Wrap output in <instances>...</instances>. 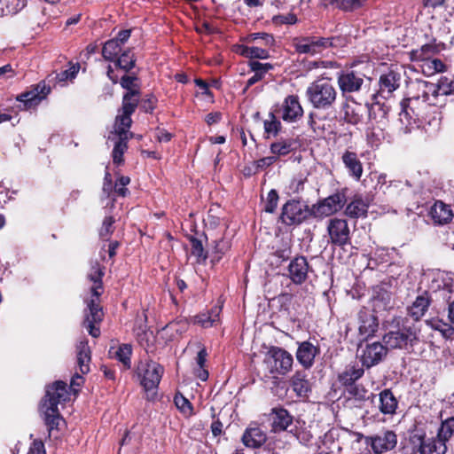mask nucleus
Here are the masks:
<instances>
[{"instance_id":"obj_54","label":"nucleus","mask_w":454,"mask_h":454,"mask_svg":"<svg viewBox=\"0 0 454 454\" xmlns=\"http://www.w3.org/2000/svg\"><path fill=\"white\" fill-rule=\"evenodd\" d=\"M281 127V123L276 119L273 114H270L269 119L264 121V129L268 134H273L276 136Z\"/></svg>"},{"instance_id":"obj_38","label":"nucleus","mask_w":454,"mask_h":454,"mask_svg":"<svg viewBox=\"0 0 454 454\" xmlns=\"http://www.w3.org/2000/svg\"><path fill=\"white\" fill-rule=\"evenodd\" d=\"M294 141L292 138L280 139L270 145V152L277 156H285L294 150Z\"/></svg>"},{"instance_id":"obj_6","label":"nucleus","mask_w":454,"mask_h":454,"mask_svg":"<svg viewBox=\"0 0 454 454\" xmlns=\"http://www.w3.org/2000/svg\"><path fill=\"white\" fill-rule=\"evenodd\" d=\"M311 216L312 207L291 200L283 205L279 218L286 225H298Z\"/></svg>"},{"instance_id":"obj_33","label":"nucleus","mask_w":454,"mask_h":454,"mask_svg":"<svg viewBox=\"0 0 454 454\" xmlns=\"http://www.w3.org/2000/svg\"><path fill=\"white\" fill-rule=\"evenodd\" d=\"M44 414V422L48 427L49 434L51 435L53 430H58L59 426L62 422V417L59 414V408L42 407Z\"/></svg>"},{"instance_id":"obj_18","label":"nucleus","mask_w":454,"mask_h":454,"mask_svg":"<svg viewBox=\"0 0 454 454\" xmlns=\"http://www.w3.org/2000/svg\"><path fill=\"white\" fill-rule=\"evenodd\" d=\"M359 319V334L364 338L367 339L372 336L377 331L379 324L375 315L369 310H361L358 316Z\"/></svg>"},{"instance_id":"obj_14","label":"nucleus","mask_w":454,"mask_h":454,"mask_svg":"<svg viewBox=\"0 0 454 454\" xmlns=\"http://www.w3.org/2000/svg\"><path fill=\"white\" fill-rule=\"evenodd\" d=\"M68 397L67 384L61 380L56 381L47 387L42 407L58 408V404L66 402Z\"/></svg>"},{"instance_id":"obj_41","label":"nucleus","mask_w":454,"mask_h":454,"mask_svg":"<svg viewBox=\"0 0 454 454\" xmlns=\"http://www.w3.org/2000/svg\"><path fill=\"white\" fill-rule=\"evenodd\" d=\"M436 434L447 442L454 434V418L450 417L442 420Z\"/></svg>"},{"instance_id":"obj_35","label":"nucleus","mask_w":454,"mask_h":454,"mask_svg":"<svg viewBox=\"0 0 454 454\" xmlns=\"http://www.w3.org/2000/svg\"><path fill=\"white\" fill-rule=\"evenodd\" d=\"M104 273L103 270L98 262H95L91 264L90 272L88 274V278L90 281L94 283L91 287V293L93 296H100L101 293L98 292V289L102 288V277Z\"/></svg>"},{"instance_id":"obj_20","label":"nucleus","mask_w":454,"mask_h":454,"mask_svg":"<svg viewBox=\"0 0 454 454\" xmlns=\"http://www.w3.org/2000/svg\"><path fill=\"white\" fill-rule=\"evenodd\" d=\"M431 295L424 291L417 296L415 301L408 309V314L415 320L419 321L427 311L431 304Z\"/></svg>"},{"instance_id":"obj_9","label":"nucleus","mask_w":454,"mask_h":454,"mask_svg":"<svg viewBox=\"0 0 454 454\" xmlns=\"http://www.w3.org/2000/svg\"><path fill=\"white\" fill-rule=\"evenodd\" d=\"M344 192H336L318 201L312 206V215L315 218H324L340 210L346 203Z\"/></svg>"},{"instance_id":"obj_53","label":"nucleus","mask_w":454,"mask_h":454,"mask_svg":"<svg viewBox=\"0 0 454 454\" xmlns=\"http://www.w3.org/2000/svg\"><path fill=\"white\" fill-rule=\"evenodd\" d=\"M114 219L113 216H106L103 221L102 227L99 231V236L105 240H108L111 234L114 232Z\"/></svg>"},{"instance_id":"obj_1","label":"nucleus","mask_w":454,"mask_h":454,"mask_svg":"<svg viewBox=\"0 0 454 454\" xmlns=\"http://www.w3.org/2000/svg\"><path fill=\"white\" fill-rule=\"evenodd\" d=\"M132 120L129 116L117 115L115 118L114 131L111 132L109 139L115 140L113 150V161L120 165L123 162L122 155L127 150L128 141L133 137V133L129 131Z\"/></svg>"},{"instance_id":"obj_37","label":"nucleus","mask_w":454,"mask_h":454,"mask_svg":"<svg viewBox=\"0 0 454 454\" xmlns=\"http://www.w3.org/2000/svg\"><path fill=\"white\" fill-rule=\"evenodd\" d=\"M345 392L348 394V398H353L359 402L365 401L371 396L372 398L376 397L374 394L369 395L368 390L364 386L356 383L345 387Z\"/></svg>"},{"instance_id":"obj_64","label":"nucleus","mask_w":454,"mask_h":454,"mask_svg":"<svg viewBox=\"0 0 454 454\" xmlns=\"http://www.w3.org/2000/svg\"><path fill=\"white\" fill-rule=\"evenodd\" d=\"M96 323H92L91 321H84V325L88 329L89 333L94 337L97 338L100 334L99 328L95 326Z\"/></svg>"},{"instance_id":"obj_15","label":"nucleus","mask_w":454,"mask_h":454,"mask_svg":"<svg viewBox=\"0 0 454 454\" xmlns=\"http://www.w3.org/2000/svg\"><path fill=\"white\" fill-rule=\"evenodd\" d=\"M363 83V75L354 71L342 73L338 77V84L343 94L358 91Z\"/></svg>"},{"instance_id":"obj_42","label":"nucleus","mask_w":454,"mask_h":454,"mask_svg":"<svg viewBox=\"0 0 454 454\" xmlns=\"http://www.w3.org/2000/svg\"><path fill=\"white\" fill-rule=\"evenodd\" d=\"M136 59L130 50L125 51L118 59H115V64L121 69L129 72L135 67Z\"/></svg>"},{"instance_id":"obj_25","label":"nucleus","mask_w":454,"mask_h":454,"mask_svg":"<svg viewBox=\"0 0 454 454\" xmlns=\"http://www.w3.org/2000/svg\"><path fill=\"white\" fill-rule=\"evenodd\" d=\"M317 353V348L309 341H303L300 344L296 358L305 368L312 365L315 356Z\"/></svg>"},{"instance_id":"obj_57","label":"nucleus","mask_w":454,"mask_h":454,"mask_svg":"<svg viewBox=\"0 0 454 454\" xmlns=\"http://www.w3.org/2000/svg\"><path fill=\"white\" fill-rule=\"evenodd\" d=\"M250 68L254 74H259L263 77V74H266L270 69L272 68V65L270 63H261L257 60L250 61L249 63Z\"/></svg>"},{"instance_id":"obj_55","label":"nucleus","mask_w":454,"mask_h":454,"mask_svg":"<svg viewBox=\"0 0 454 454\" xmlns=\"http://www.w3.org/2000/svg\"><path fill=\"white\" fill-rule=\"evenodd\" d=\"M278 202V194L276 190H270L267 195L264 210L267 213L275 212Z\"/></svg>"},{"instance_id":"obj_61","label":"nucleus","mask_w":454,"mask_h":454,"mask_svg":"<svg viewBox=\"0 0 454 454\" xmlns=\"http://www.w3.org/2000/svg\"><path fill=\"white\" fill-rule=\"evenodd\" d=\"M416 90L418 91V94L416 96H413L412 98L403 100L402 102L403 112L405 113L406 114H409L408 110H407L409 103L418 101L419 98H422V100L425 102L426 90H424V89H416Z\"/></svg>"},{"instance_id":"obj_56","label":"nucleus","mask_w":454,"mask_h":454,"mask_svg":"<svg viewBox=\"0 0 454 454\" xmlns=\"http://www.w3.org/2000/svg\"><path fill=\"white\" fill-rule=\"evenodd\" d=\"M130 183V178L129 176H122L119 177L114 185V192L119 196L125 197L129 192L128 189L125 188Z\"/></svg>"},{"instance_id":"obj_4","label":"nucleus","mask_w":454,"mask_h":454,"mask_svg":"<svg viewBox=\"0 0 454 454\" xmlns=\"http://www.w3.org/2000/svg\"><path fill=\"white\" fill-rule=\"evenodd\" d=\"M140 384L146 392L155 390L164 372L163 367L151 359L141 361L137 368Z\"/></svg>"},{"instance_id":"obj_60","label":"nucleus","mask_w":454,"mask_h":454,"mask_svg":"<svg viewBox=\"0 0 454 454\" xmlns=\"http://www.w3.org/2000/svg\"><path fill=\"white\" fill-rule=\"evenodd\" d=\"M277 159L278 158L276 156H267V157H263L258 160H255L254 162L256 168L259 172V171L265 169L266 168L271 166L273 163L276 162Z\"/></svg>"},{"instance_id":"obj_11","label":"nucleus","mask_w":454,"mask_h":454,"mask_svg":"<svg viewBox=\"0 0 454 454\" xmlns=\"http://www.w3.org/2000/svg\"><path fill=\"white\" fill-rule=\"evenodd\" d=\"M327 232L333 245L342 247L350 244V230L347 220L337 217L331 219Z\"/></svg>"},{"instance_id":"obj_29","label":"nucleus","mask_w":454,"mask_h":454,"mask_svg":"<svg viewBox=\"0 0 454 454\" xmlns=\"http://www.w3.org/2000/svg\"><path fill=\"white\" fill-rule=\"evenodd\" d=\"M291 387L298 396H306L310 391V386L304 371H297L290 380Z\"/></svg>"},{"instance_id":"obj_31","label":"nucleus","mask_w":454,"mask_h":454,"mask_svg":"<svg viewBox=\"0 0 454 454\" xmlns=\"http://www.w3.org/2000/svg\"><path fill=\"white\" fill-rule=\"evenodd\" d=\"M222 307L215 306L207 313H202L194 317V323L201 325L204 328L211 327L219 322V315Z\"/></svg>"},{"instance_id":"obj_27","label":"nucleus","mask_w":454,"mask_h":454,"mask_svg":"<svg viewBox=\"0 0 454 454\" xmlns=\"http://www.w3.org/2000/svg\"><path fill=\"white\" fill-rule=\"evenodd\" d=\"M274 414L272 420V428L274 432L285 431L292 425L293 417L283 408H275L272 410Z\"/></svg>"},{"instance_id":"obj_21","label":"nucleus","mask_w":454,"mask_h":454,"mask_svg":"<svg viewBox=\"0 0 454 454\" xmlns=\"http://www.w3.org/2000/svg\"><path fill=\"white\" fill-rule=\"evenodd\" d=\"M401 75L399 73L390 70L380 77V93L385 98L389 97L393 91L400 86Z\"/></svg>"},{"instance_id":"obj_43","label":"nucleus","mask_w":454,"mask_h":454,"mask_svg":"<svg viewBox=\"0 0 454 454\" xmlns=\"http://www.w3.org/2000/svg\"><path fill=\"white\" fill-rule=\"evenodd\" d=\"M241 55L251 59H267L269 52L260 46H243L240 51Z\"/></svg>"},{"instance_id":"obj_17","label":"nucleus","mask_w":454,"mask_h":454,"mask_svg":"<svg viewBox=\"0 0 454 454\" xmlns=\"http://www.w3.org/2000/svg\"><path fill=\"white\" fill-rule=\"evenodd\" d=\"M309 263L303 256L291 261L288 266V275L291 280L297 285L302 284L308 276Z\"/></svg>"},{"instance_id":"obj_47","label":"nucleus","mask_w":454,"mask_h":454,"mask_svg":"<svg viewBox=\"0 0 454 454\" xmlns=\"http://www.w3.org/2000/svg\"><path fill=\"white\" fill-rule=\"evenodd\" d=\"M176 408L186 417L193 415V408L188 399L182 395H176L174 398Z\"/></svg>"},{"instance_id":"obj_52","label":"nucleus","mask_w":454,"mask_h":454,"mask_svg":"<svg viewBox=\"0 0 454 454\" xmlns=\"http://www.w3.org/2000/svg\"><path fill=\"white\" fill-rule=\"evenodd\" d=\"M429 325L433 329L441 332L444 337L449 338L454 334V328L442 320L431 321Z\"/></svg>"},{"instance_id":"obj_39","label":"nucleus","mask_w":454,"mask_h":454,"mask_svg":"<svg viewBox=\"0 0 454 454\" xmlns=\"http://www.w3.org/2000/svg\"><path fill=\"white\" fill-rule=\"evenodd\" d=\"M121 50V45L118 40L110 39L105 43L102 49V55L105 59L114 61L116 59Z\"/></svg>"},{"instance_id":"obj_36","label":"nucleus","mask_w":454,"mask_h":454,"mask_svg":"<svg viewBox=\"0 0 454 454\" xmlns=\"http://www.w3.org/2000/svg\"><path fill=\"white\" fill-rule=\"evenodd\" d=\"M363 368H356L355 366L347 368L343 372L339 375V381L345 387L355 384L356 380L364 375Z\"/></svg>"},{"instance_id":"obj_45","label":"nucleus","mask_w":454,"mask_h":454,"mask_svg":"<svg viewBox=\"0 0 454 454\" xmlns=\"http://www.w3.org/2000/svg\"><path fill=\"white\" fill-rule=\"evenodd\" d=\"M437 85L440 95L449 96L454 94V75L441 76Z\"/></svg>"},{"instance_id":"obj_24","label":"nucleus","mask_w":454,"mask_h":454,"mask_svg":"<svg viewBox=\"0 0 454 454\" xmlns=\"http://www.w3.org/2000/svg\"><path fill=\"white\" fill-rule=\"evenodd\" d=\"M345 167L348 169L349 175L356 180H360L363 175V165L355 152L345 151L341 156Z\"/></svg>"},{"instance_id":"obj_40","label":"nucleus","mask_w":454,"mask_h":454,"mask_svg":"<svg viewBox=\"0 0 454 454\" xmlns=\"http://www.w3.org/2000/svg\"><path fill=\"white\" fill-rule=\"evenodd\" d=\"M414 86L416 89H424L426 90L425 102L430 101L431 96L435 98L440 95L437 83L417 80Z\"/></svg>"},{"instance_id":"obj_28","label":"nucleus","mask_w":454,"mask_h":454,"mask_svg":"<svg viewBox=\"0 0 454 454\" xmlns=\"http://www.w3.org/2000/svg\"><path fill=\"white\" fill-rule=\"evenodd\" d=\"M433 220L439 224L450 223L453 217L452 210L442 201H437L431 208Z\"/></svg>"},{"instance_id":"obj_5","label":"nucleus","mask_w":454,"mask_h":454,"mask_svg":"<svg viewBox=\"0 0 454 454\" xmlns=\"http://www.w3.org/2000/svg\"><path fill=\"white\" fill-rule=\"evenodd\" d=\"M137 76L123 75L120 81L121 87L128 91L123 95L121 108L118 115L129 116L136 111L139 102V86Z\"/></svg>"},{"instance_id":"obj_63","label":"nucleus","mask_w":454,"mask_h":454,"mask_svg":"<svg viewBox=\"0 0 454 454\" xmlns=\"http://www.w3.org/2000/svg\"><path fill=\"white\" fill-rule=\"evenodd\" d=\"M30 454H46L44 445L42 441H34L29 450Z\"/></svg>"},{"instance_id":"obj_34","label":"nucleus","mask_w":454,"mask_h":454,"mask_svg":"<svg viewBox=\"0 0 454 454\" xmlns=\"http://www.w3.org/2000/svg\"><path fill=\"white\" fill-rule=\"evenodd\" d=\"M88 309L90 311L89 314L85 315L84 321H91L92 323H99L103 319V310L102 307L99 305V296H93L88 301Z\"/></svg>"},{"instance_id":"obj_62","label":"nucleus","mask_w":454,"mask_h":454,"mask_svg":"<svg viewBox=\"0 0 454 454\" xmlns=\"http://www.w3.org/2000/svg\"><path fill=\"white\" fill-rule=\"evenodd\" d=\"M155 103H156V98L153 96L149 95L146 99H144L142 101L141 108L145 112H147V113L152 112L155 107Z\"/></svg>"},{"instance_id":"obj_19","label":"nucleus","mask_w":454,"mask_h":454,"mask_svg":"<svg viewBox=\"0 0 454 454\" xmlns=\"http://www.w3.org/2000/svg\"><path fill=\"white\" fill-rule=\"evenodd\" d=\"M303 114V109L296 96H288L282 107L281 117L286 121H295Z\"/></svg>"},{"instance_id":"obj_59","label":"nucleus","mask_w":454,"mask_h":454,"mask_svg":"<svg viewBox=\"0 0 454 454\" xmlns=\"http://www.w3.org/2000/svg\"><path fill=\"white\" fill-rule=\"evenodd\" d=\"M250 41H255L261 39L263 41V45L271 46L274 43V37L272 35L268 33H254L249 35Z\"/></svg>"},{"instance_id":"obj_13","label":"nucleus","mask_w":454,"mask_h":454,"mask_svg":"<svg viewBox=\"0 0 454 454\" xmlns=\"http://www.w3.org/2000/svg\"><path fill=\"white\" fill-rule=\"evenodd\" d=\"M366 442L371 444L375 454H382L395 448L397 436L393 431L387 430L367 437Z\"/></svg>"},{"instance_id":"obj_3","label":"nucleus","mask_w":454,"mask_h":454,"mask_svg":"<svg viewBox=\"0 0 454 454\" xmlns=\"http://www.w3.org/2000/svg\"><path fill=\"white\" fill-rule=\"evenodd\" d=\"M293 356L283 348L273 347L267 352L263 360L266 368L273 375H285L291 371Z\"/></svg>"},{"instance_id":"obj_12","label":"nucleus","mask_w":454,"mask_h":454,"mask_svg":"<svg viewBox=\"0 0 454 454\" xmlns=\"http://www.w3.org/2000/svg\"><path fill=\"white\" fill-rule=\"evenodd\" d=\"M416 340L417 334L415 331L411 327L404 325L396 331L386 333L383 337L385 344L390 348H406L408 344L412 345Z\"/></svg>"},{"instance_id":"obj_8","label":"nucleus","mask_w":454,"mask_h":454,"mask_svg":"<svg viewBox=\"0 0 454 454\" xmlns=\"http://www.w3.org/2000/svg\"><path fill=\"white\" fill-rule=\"evenodd\" d=\"M387 353V348L379 341L360 343L357 348V356L362 364L370 368L378 364Z\"/></svg>"},{"instance_id":"obj_22","label":"nucleus","mask_w":454,"mask_h":454,"mask_svg":"<svg viewBox=\"0 0 454 454\" xmlns=\"http://www.w3.org/2000/svg\"><path fill=\"white\" fill-rule=\"evenodd\" d=\"M266 440V434L257 426L249 427L242 435V442L248 448H259L265 443Z\"/></svg>"},{"instance_id":"obj_32","label":"nucleus","mask_w":454,"mask_h":454,"mask_svg":"<svg viewBox=\"0 0 454 454\" xmlns=\"http://www.w3.org/2000/svg\"><path fill=\"white\" fill-rule=\"evenodd\" d=\"M368 204L362 198L356 197L348 204L345 213L349 217L359 218L366 216Z\"/></svg>"},{"instance_id":"obj_48","label":"nucleus","mask_w":454,"mask_h":454,"mask_svg":"<svg viewBox=\"0 0 454 454\" xmlns=\"http://www.w3.org/2000/svg\"><path fill=\"white\" fill-rule=\"evenodd\" d=\"M214 251H213V258L212 262H218L221 260L222 256L229 250L230 242L224 239H220L218 240H214Z\"/></svg>"},{"instance_id":"obj_2","label":"nucleus","mask_w":454,"mask_h":454,"mask_svg":"<svg viewBox=\"0 0 454 454\" xmlns=\"http://www.w3.org/2000/svg\"><path fill=\"white\" fill-rule=\"evenodd\" d=\"M309 100L316 108L325 109L336 100L337 92L332 82L327 79H318L307 89Z\"/></svg>"},{"instance_id":"obj_26","label":"nucleus","mask_w":454,"mask_h":454,"mask_svg":"<svg viewBox=\"0 0 454 454\" xmlns=\"http://www.w3.org/2000/svg\"><path fill=\"white\" fill-rule=\"evenodd\" d=\"M379 410L385 415H393L397 408L398 402L391 390L384 389L379 394Z\"/></svg>"},{"instance_id":"obj_7","label":"nucleus","mask_w":454,"mask_h":454,"mask_svg":"<svg viewBox=\"0 0 454 454\" xmlns=\"http://www.w3.org/2000/svg\"><path fill=\"white\" fill-rule=\"evenodd\" d=\"M410 441L419 454H445L448 450L446 442L437 434L429 436L416 433Z\"/></svg>"},{"instance_id":"obj_51","label":"nucleus","mask_w":454,"mask_h":454,"mask_svg":"<svg viewBox=\"0 0 454 454\" xmlns=\"http://www.w3.org/2000/svg\"><path fill=\"white\" fill-rule=\"evenodd\" d=\"M192 254L198 258V262L206 261L207 254L204 251L203 245L200 240L192 238L191 239Z\"/></svg>"},{"instance_id":"obj_49","label":"nucleus","mask_w":454,"mask_h":454,"mask_svg":"<svg viewBox=\"0 0 454 454\" xmlns=\"http://www.w3.org/2000/svg\"><path fill=\"white\" fill-rule=\"evenodd\" d=\"M131 346L128 344H123L119 347V348L115 351L116 358L122 363V364L126 368L130 367V356H131Z\"/></svg>"},{"instance_id":"obj_50","label":"nucleus","mask_w":454,"mask_h":454,"mask_svg":"<svg viewBox=\"0 0 454 454\" xmlns=\"http://www.w3.org/2000/svg\"><path fill=\"white\" fill-rule=\"evenodd\" d=\"M436 52V47L433 44H425L419 50H417L413 52L416 59H420L422 61H426L431 59Z\"/></svg>"},{"instance_id":"obj_30","label":"nucleus","mask_w":454,"mask_h":454,"mask_svg":"<svg viewBox=\"0 0 454 454\" xmlns=\"http://www.w3.org/2000/svg\"><path fill=\"white\" fill-rule=\"evenodd\" d=\"M364 108L361 104L356 102L346 103L343 106L344 120L353 125L359 123L363 118Z\"/></svg>"},{"instance_id":"obj_58","label":"nucleus","mask_w":454,"mask_h":454,"mask_svg":"<svg viewBox=\"0 0 454 454\" xmlns=\"http://www.w3.org/2000/svg\"><path fill=\"white\" fill-rule=\"evenodd\" d=\"M273 22L277 25L283 24H295L297 22V17L294 13H287L285 15H277L273 17Z\"/></svg>"},{"instance_id":"obj_23","label":"nucleus","mask_w":454,"mask_h":454,"mask_svg":"<svg viewBox=\"0 0 454 454\" xmlns=\"http://www.w3.org/2000/svg\"><path fill=\"white\" fill-rule=\"evenodd\" d=\"M91 351L87 340H81L76 345V364L81 374L90 372Z\"/></svg>"},{"instance_id":"obj_10","label":"nucleus","mask_w":454,"mask_h":454,"mask_svg":"<svg viewBox=\"0 0 454 454\" xmlns=\"http://www.w3.org/2000/svg\"><path fill=\"white\" fill-rule=\"evenodd\" d=\"M294 46L300 54L315 55L333 46V38L314 36L294 38Z\"/></svg>"},{"instance_id":"obj_44","label":"nucleus","mask_w":454,"mask_h":454,"mask_svg":"<svg viewBox=\"0 0 454 454\" xmlns=\"http://www.w3.org/2000/svg\"><path fill=\"white\" fill-rule=\"evenodd\" d=\"M422 69L424 74L431 75L434 73L444 72L445 65L438 59H429L424 62Z\"/></svg>"},{"instance_id":"obj_46","label":"nucleus","mask_w":454,"mask_h":454,"mask_svg":"<svg viewBox=\"0 0 454 454\" xmlns=\"http://www.w3.org/2000/svg\"><path fill=\"white\" fill-rule=\"evenodd\" d=\"M367 0H332V4H335L339 9L345 12L355 11L366 2Z\"/></svg>"},{"instance_id":"obj_16","label":"nucleus","mask_w":454,"mask_h":454,"mask_svg":"<svg viewBox=\"0 0 454 454\" xmlns=\"http://www.w3.org/2000/svg\"><path fill=\"white\" fill-rule=\"evenodd\" d=\"M50 91V87L45 83H39L33 90L22 93L17 99L24 104L25 109H29L37 106Z\"/></svg>"}]
</instances>
